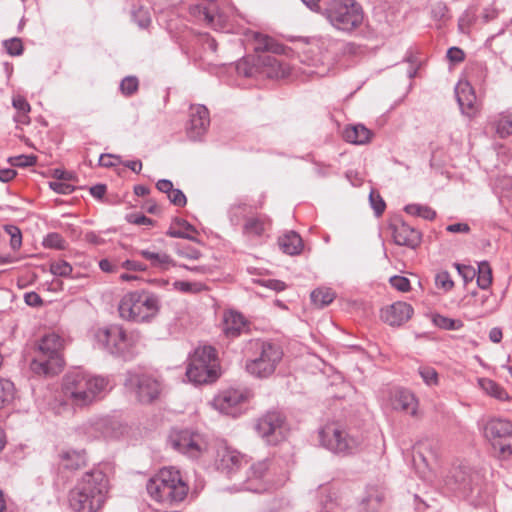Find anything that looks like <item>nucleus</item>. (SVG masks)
Segmentation results:
<instances>
[{"label":"nucleus","instance_id":"obj_1","mask_svg":"<svg viewBox=\"0 0 512 512\" xmlns=\"http://www.w3.org/2000/svg\"><path fill=\"white\" fill-rule=\"evenodd\" d=\"M109 479L100 467L85 472L69 491L68 503L74 512L100 511L109 494Z\"/></svg>","mask_w":512,"mask_h":512},{"label":"nucleus","instance_id":"obj_2","mask_svg":"<svg viewBox=\"0 0 512 512\" xmlns=\"http://www.w3.org/2000/svg\"><path fill=\"white\" fill-rule=\"evenodd\" d=\"M109 386L107 377L75 369L63 377L62 392L72 405L84 407L102 398Z\"/></svg>","mask_w":512,"mask_h":512},{"label":"nucleus","instance_id":"obj_3","mask_svg":"<svg viewBox=\"0 0 512 512\" xmlns=\"http://www.w3.org/2000/svg\"><path fill=\"white\" fill-rule=\"evenodd\" d=\"M94 339L99 349L124 360H131L140 352L142 336L138 330H126L121 325L111 324L98 328Z\"/></svg>","mask_w":512,"mask_h":512},{"label":"nucleus","instance_id":"obj_4","mask_svg":"<svg viewBox=\"0 0 512 512\" xmlns=\"http://www.w3.org/2000/svg\"><path fill=\"white\" fill-rule=\"evenodd\" d=\"M146 490L155 501L174 504L182 502L187 497L189 487L179 470L164 467L147 481Z\"/></svg>","mask_w":512,"mask_h":512},{"label":"nucleus","instance_id":"obj_5","mask_svg":"<svg viewBox=\"0 0 512 512\" xmlns=\"http://www.w3.org/2000/svg\"><path fill=\"white\" fill-rule=\"evenodd\" d=\"M160 308L159 296L148 290L128 292L118 305L120 317L135 323L150 322L158 315Z\"/></svg>","mask_w":512,"mask_h":512},{"label":"nucleus","instance_id":"obj_6","mask_svg":"<svg viewBox=\"0 0 512 512\" xmlns=\"http://www.w3.org/2000/svg\"><path fill=\"white\" fill-rule=\"evenodd\" d=\"M248 350L251 355L245 362V369L251 376L259 379L272 376L283 358L281 347L270 341L251 340Z\"/></svg>","mask_w":512,"mask_h":512},{"label":"nucleus","instance_id":"obj_7","mask_svg":"<svg viewBox=\"0 0 512 512\" xmlns=\"http://www.w3.org/2000/svg\"><path fill=\"white\" fill-rule=\"evenodd\" d=\"M62 346L63 340L59 335L49 333L43 336L30 363L31 371L44 376L60 372L63 367V359L60 353Z\"/></svg>","mask_w":512,"mask_h":512},{"label":"nucleus","instance_id":"obj_8","mask_svg":"<svg viewBox=\"0 0 512 512\" xmlns=\"http://www.w3.org/2000/svg\"><path fill=\"white\" fill-rule=\"evenodd\" d=\"M321 445L340 456H348L357 453L362 445V437L351 433L345 426L337 422L325 424L319 430Z\"/></svg>","mask_w":512,"mask_h":512},{"label":"nucleus","instance_id":"obj_9","mask_svg":"<svg viewBox=\"0 0 512 512\" xmlns=\"http://www.w3.org/2000/svg\"><path fill=\"white\" fill-rule=\"evenodd\" d=\"M323 15L335 29L344 33H352L364 20L363 9L355 0H331Z\"/></svg>","mask_w":512,"mask_h":512},{"label":"nucleus","instance_id":"obj_10","mask_svg":"<svg viewBox=\"0 0 512 512\" xmlns=\"http://www.w3.org/2000/svg\"><path fill=\"white\" fill-rule=\"evenodd\" d=\"M218 367L216 350L212 346H200L189 358L186 376L195 384L212 382L218 377Z\"/></svg>","mask_w":512,"mask_h":512},{"label":"nucleus","instance_id":"obj_11","mask_svg":"<svg viewBox=\"0 0 512 512\" xmlns=\"http://www.w3.org/2000/svg\"><path fill=\"white\" fill-rule=\"evenodd\" d=\"M484 435L498 452L500 458L512 455V423L506 419H490L484 427Z\"/></svg>","mask_w":512,"mask_h":512},{"label":"nucleus","instance_id":"obj_12","mask_svg":"<svg viewBox=\"0 0 512 512\" xmlns=\"http://www.w3.org/2000/svg\"><path fill=\"white\" fill-rule=\"evenodd\" d=\"M168 443L174 450L192 459L199 458L207 448L203 436L188 429L171 431Z\"/></svg>","mask_w":512,"mask_h":512},{"label":"nucleus","instance_id":"obj_13","mask_svg":"<svg viewBox=\"0 0 512 512\" xmlns=\"http://www.w3.org/2000/svg\"><path fill=\"white\" fill-rule=\"evenodd\" d=\"M251 397L252 392L247 388H228L214 397L213 406L223 414L236 417Z\"/></svg>","mask_w":512,"mask_h":512},{"label":"nucleus","instance_id":"obj_14","mask_svg":"<svg viewBox=\"0 0 512 512\" xmlns=\"http://www.w3.org/2000/svg\"><path fill=\"white\" fill-rule=\"evenodd\" d=\"M124 385L134 392L142 403L152 402L160 393V383L156 379L136 372H127Z\"/></svg>","mask_w":512,"mask_h":512},{"label":"nucleus","instance_id":"obj_15","mask_svg":"<svg viewBox=\"0 0 512 512\" xmlns=\"http://www.w3.org/2000/svg\"><path fill=\"white\" fill-rule=\"evenodd\" d=\"M257 433L268 443H276L285 437V417L281 412L271 411L261 417L256 424Z\"/></svg>","mask_w":512,"mask_h":512},{"label":"nucleus","instance_id":"obj_16","mask_svg":"<svg viewBox=\"0 0 512 512\" xmlns=\"http://www.w3.org/2000/svg\"><path fill=\"white\" fill-rule=\"evenodd\" d=\"M444 482L449 491L466 498L473 491L474 475L468 467H453L446 475Z\"/></svg>","mask_w":512,"mask_h":512},{"label":"nucleus","instance_id":"obj_17","mask_svg":"<svg viewBox=\"0 0 512 512\" xmlns=\"http://www.w3.org/2000/svg\"><path fill=\"white\" fill-rule=\"evenodd\" d=\"M210 125L209 111L204 105H192L190 107L187 135L193 140H199L207 132Z\"/></svg>","mask_w":512,"mask_h":512},{"label":"nucleus","instance_id":"obj_18","mask_svg":"<svg viewBox=\"0 0 512 512\" xmlns=\"http://www.w3.org/2000/svg\"><path fill=\"white\" fill-rule=\"evenodd\" d=\"M268 472L267 461H259L249 468L245 481L244 489L255 493H262L271 488L270 483L266 479Z\"/></svg>","mask_w":512,"mask_h":512},{"label":"nucleus","instance_id":"obj_19","mask_svg":"<svg viewBox=\"0 0 512 512\" xmlns=\"http://www.w3.org/2000/svg\"><path fill=\"white\" fill-rule=\"evenodd\" d=\"M414 461L419 458L426 467H431L440 457V443L438 440L425 438L414 446Z\"/></svg>","mask_w":512,"mask_h":512},{"label":"nucleus","instance_id":"obj_20","mask_svg":"<svg viewBox=\"0 0 512 512\" xmlns=\"http://www.w3.org/2000/svg\"><path fill=\"white\" fill-rule=\"evenodd\" d=\"M456 99L462 114L469 118L478 112L476 95L468 82H460L455 88Z\"/></svg>","mask_w":512,"mask_h":512},{"label":"nucleus","instance_id":"obj_21","mask_svg":"<svg viewBox=\"0 0 512 512\" xmlns=\"http://www.w3.org/2000/svg\"><path fill=\"white\" fill-rule=\"evenodd\" d=\"M413 315V308L406 302H395L381 311L383 321L391 326H400Z\"/></svg>","mask_w":512,"mask_h":512},{"label":"nucleus","instance_id":"obj_22","mask_svg":"<svg viewBox=\"0 0 512 512\" xmlns=\"http://www.w3.org/2000/svg\"><path fill=\"white\" fill-rule=\"evenodd\" d=\"M394 243L415 249L421 242V233L405 222L391 226Z\"/></svg>","mask_w":512,"mask_h":512},{"label":"nucleus","instance_id":"obj_23","mask_svg":"<svg viewBox=\"0 0 512 512\" xmlns=\"http://www.w3.org/2000/svg\"><path fill=\"white\" fill-rule=\"evenodd\" d=\"M244 456L238 451L225 447L218 452L217 468L231 476L243 464Z\"/></svg>","mask_w":512,"mask_h":512},{"label":"nucleus","instance_id":"obj_24","mask_svg":"<svg viewBox=\"0 0 512 512\" xmlns=\"http://www.w3.org/2000/svg\"><path fill=\"white\" fill-rule=\"evenodd\" d=\"M391 404L393 409L416 415L418 401L415 395L407 389L397 388L392 392Z\"/></svg>","mask_w":512,"mask_h":512},{"label":"nucleus","instance_id":"obj_25","mask_svg":"<svg viewBox=\"0 0 512 512\" xmlns=\"http://www.w3.org/2000/svg\"><path fill=\"white\" fill-rule=\"evenodd\" d=\"M190 15L199 22H203L214 29L225 28V18L222 14L212 13L206 6L197 4L189 8Z\"/></svg>","mask_w":512,"mask_h":512},{"label":"nucleus","instance_id":"obj_26","mask_svg":"<svg viewBox=\"0 0 512 512\" xmlns=\"http://www.w3.org/2000/svg\"><path fill=\"white\" fill-rule=\"evenodd\" d=\"M60 463L68 470H77L86 465L87 458L84 450L67 449L60 453Z\"/></svg>","mask_w":512,"mask_h":512},{"label":"nucleus","instance_id":"obj_27","mask_svg":"<svg viewBox=\"0 0 512 512\" xmlns=\"http://www.w3.org/2000/svg\"><path fill=\"white\" fill-rule=\"evenodd\" d=\"M246 326L244 317L235 311H228L223 318V331L228 337L238 336Z\"/></svg>","mask_w":512,"mask_h":512},{"label":"nucleus","instance_id":"obj_28","mask_svg":"<svg viewBox=\"0 0 512 512\" xmlns=\"http://www.w3.org/2000/svg\"><path fill=\"white\" fill-rule=\"evenodd\" d=\"M269 219L265 215H257L246 218L243 224V234L247 237H260L269 226Z\"/></svg>","mask_w":512,"mask_h":512},{"label":"nucleus","instance_id":"obj_29","mask_svg":"<svg viewBox=\"0 0 512 512\" xmlns=\"http://www.w3.org/2000/svg\"><path fill=\"white\" fill-rule=\"evenodd\" d=\"M197 233L194 226L184 219H175L167 230L166 234L173 238L187 239L197 242V238L193 235Z\"/></svg>","mask_w":512,"mask_h":512},{"label":"nucleus","instance_id":"obj_30","mask_svg":"<svg viewBox=\"0 0 512 512\" xmlns=\"http://www.w3.org/2000/svg\"><path fill=\"white\" fill-rule=\"evenodd\" d=\"M343 137L349 143L363 145L371 140L372 132L364 125L357 124L346 127Z\"/></svg>","mask_w":512,"mask_h":512},{"label":"nucleus","instance_id":"obj_31","mask_svg":"<svg viewBox=\"0 0 512 512\" xmlns=\"http://www.w3.org/2000/svg\"><path fill=\"white\" fill-rule=\"evenodd\" d=\"M278 244L281 250L288 255L300 254L303 249V242L299 234L290 231L279 237Z\"/></svg>","mask_w":512,"mask_h":512},{"label":"nucleus","instance_id":"obj_32","mask_svg":"<svg viewBox=\"0 0 512 512\" xmlns=\"http://www.w3.org/2000/svg\"><path fill=\"white\" fill-rule=\"evenodd\" d=\"M143 258L150 262V265L154 268L166 270L170 266H177L173 259L166 253L153 252L150 250H140L138 252Z\"/></svg>","mask_w":512,"mask_h":512},{"label":"nucleus","instance_id":"obj_33","mask_svg":"<svg viewBox=\"0 0 512 512\" xmlns=\"http://www.w3.org/2000/svg\"><path fill=\"white\" fill-rule=\"evenodd\" d=\"M255 51H267L272 52L274 54H281L284 51V46L277 43L273 38L263 35L260 33H256L254 36Z\"/></svg>","mask_w":512,"mask_h":512},{"label":"nucleus","instance_id":"obj_34","mask_svg":"<svg viewBox=\"0 0 512 512\" xmlns=\"http://www.w3.org/2000/svg\"><path fill=\"white\" fill-rule=\"evenodd\" d=\"M478 385L486 394L497 400L505 401L509 398L506 390L491 379L479 378Z\"/></svg>","mask_w":512,"mask_h":512},{"label":"nucleus","instance_id":"obj_35","mask_svg":"<svg viewBox=\"0 0 512 512\" xmlns=\"http://www.w3.org/2000/svg\"><path fill=\"white\" fill-rule=\"evenodd\" d=\"M334 298L335 293L330 288H318L311 293V300L318 308H323L329 305L332 303Z\"/></svg>","mask_w":512,"mask_h":512},{"label":"nucleus","instance_id":"obj_36","mask_svg":"<svg viewBox=\"0 0 512 512\" xmlns=\"http://www.w3.org/2000/svg\"><path fill=\"white\" fill-rule=\"evenodd\" d=\"M265 64L271 67L272 71L268 73L271 77L283 78L290 75V67L274 56H267Z\"/></svg>","mask_w":512,"mask_h":512},{"label":"nucleus","instance_id":"obj_37","mask_svg":"<svg viewBox=\"0 0 512 512\" xmlns=\"http://www.w3.org/2000/svg\"><path fill=\"white\" fill-rule=\"evenodd\" d=\"M228 213L231 224L238 226L243 220L246 221V218H249L250 206L246 204H235L230 207Z\"/></svg>","mask_w":512,"mask_h":512},{"label":"nucleus","instance_id":"obj_38","mask_svg":"<svg viewBox=\"0 0 512 512\" xmlns=\"http://www.w3.org/2000/svg\"><path fill=\"white\" fill-rule=\"evenodd\" d=\"M404 210L407 214L418 216L425 220H433L436 217V212L427 205L408 204Z\"/></svg>","mask_w":512,"mask_h":512},{"label":"nucleus","instance_id":"obj_39","mask_svg":"<svg viewBox=\"0 0 512 512\" xmlns=\"http://www.w3.org/2000/svg\"><path fill=\"white\" fill-rule=\"evenodd\" d=\"M492 283V270L487 261H482L478 265L477 285L486 290Z\"/></svg>","mask_w":512,"mask_h":512},{"label":"nucleus","instance_id":"obj_40","mask_svg":"<svg viewBox=\"0 0 512 512\" xmlns=\"http://www.w3.org/2000/svg\"><path fill=\"white\" fill-rule=\"evenodd\" d=\"M15 388L13 382L0 378V409L8 405L14 398Z\"/></svg>","mask_w":512,"mask_h":512},{"label":"nucleus","instance_id":"obj_41","mask_svg":"<svg viewBox=\"0 0 512 512\" xmlns=\"http://www.w3.org/2000/svg\"><path fill=\"white\" fill-rule=\"evenodd\" d=\"M494 127L496 133L501 137L505 138L512 134V117L509 115L501 114L494 121Z\"/></svg>","mask_w":512,"mask_h":512},{"label":"nucleus","instance_id":"obj_42","mask_svg":"<svg viewBox=\"0 0 512 512\" xmlns=\"http://www.w3.org/2000/svg\"><path fill=\"white\" fill-rule=\"evenodd\" d=\"M42 245L47 249L64 250L66 249L65 239L56 232L48 233L42 241Z\"/></svg>","mask_w":512,"mask_h":512},{"label":"nucleus","instance_id":"obj_43","mask_svg":"<svg viewBox=\"0 0 512 512\" xmlns=\"http://www.w3.org/2000/svg\"><path fill=\"white\" fill-rule=\"evenodd\" d=\"M173 286L183 293H199L206 290V285L201 282L175 281Z\"/></svg>","mask_w":512,"mask_h":512},{"label":"nucleus","instance_id":"obj_44","mask_svg":"<svg viewBox=\"0 0 512 512\" xmlns=\"http://www.w3.org/2000/svg\"><path fill=\"white\" fill-rule=\"evenodd\" d=\"M418 373L427 386L438 385L439 378L437 371L430 366H420Z\"/></svg>","mask_w":512,"mask_h":512},{"label":"nucleus","instance_id":"obj_45","mask_svg":"<svg viewBox=\"0 0 512 512\" xmlns=\"http://www.w3.org/2000/svg\"><path fill=\"white\" fill-rule=\"evenodd\" d=\"M132 17L135 23L142 29L147 28L151 23L149 10L144 7H139L132 11Z\"/></svg>","mask_w":512,"mask_h":512},{"label":"nucleus","instance_id":"obj_46","mask_svg":"<svg viewBox=\"0 0 512 512\" xmlns=\"http://www.w3.org/2000/svg\"><path fill=\"white\" fill-rule=\"evenodd\" d=\"M312 45L318 48L321 53H323L333 50L338 45V42L331 37L320 36L313 39Z\"/></svg>","mask_w":512,"mask_h":512},{"label":"nucleus","instance_id":"obj_47","mask_svg":"<svg viewBox=\"0 0 512 512\" xmlns=\"http://www.w3.org/2000/svg\"><path fill=\"white\" fill-rule=\"evenodd\" d=\"M50 271L55 276L68 277L72 272L70 263L64 260L51 263Z\"/></svg>","mask_w":512,"mask_h":512},{"label":"nucleus","instance_id":"obj_48","mask_svg":"<svg viewBox=\"0 0 512 512\" xmlns=\"http://www.w3.org/2000/svg\"><path fill=\"white\" fill-rule=\"evenodd\" d=\"M138 79L134 76H127L124 79H122L120 83V90L122 94L126 96H131L134 94L138 89Z\"/></svg>","mask_w":512,"mask_h":512},{"label":"nucleus","instance_id":"obj_49","mask_svg":"<svg viewBox=\"0 0 512 512\" xmlns=\"http://www.w3.org/2000/svg\"><path fill=\"white\" fill-rule=\"evenodd\" d=\"M37 158L34 155H19L15 157H10L9 162L12 166L15 167H30L36 164Z\"/></svg>","mask_w":512,"mask_h":512},{"label":"nucleus","instance_id":"obj_50","mask_svg":"<svg viewBox=\"0 0 512 512\" xmlns=\"http://www.w3.org/2000/svg\"><path fill=\"white\" fill-rule=\"evenodd\" d=\"M178 256L189 259V260H197L201 257V252L189 245L180 246L177 245L175 249Z\"/></svg>","mask_w":512,"mask_h":512},{"label":"nucleus","instance_id":"obj_51","mask_svg":"<svg viewBox=\"0 0 512 512\" xmlns=\"http://www.w3.org/2000/svg\"><path fill=\"white\" fill-rule=\"evenodd\" d=\"M474 21H475V11L471 8L466 9L458 20L459 29L462 32H466L470 28V26L473 24Z\"/></svg>","mask_w":512,"mask_h":512},{"label":"nucleus","instance_id":"obj_52","mask_svg":"<svg viewBox=\"0 0 512 512\" xmlns=\"http://www.w3.org/2000/svg\"><path fill=\"white\" fill-rule=\"evenodd\" d=\"M4 47L8 54L12 56L21 55L23 52V45L19 38H12L4 41Z\"/></svg>","mask_w":512,"mask_h":512},{"label":"nucleus","instance_id":"obj_53","mask_svg":"<svg viewBox=\"0 0 512 512\" xmlns=\"http://www.w3.org/2000/svg\"><path fill=\"white\" fill-rule=\"evenodd\" d=\"M435 282L437 287L445 291L451 290L454 286V282L447 271L439 272L435 277Z\"/></svg>","mask_w":512,"mask_h":512},{"label":"nucleus","instance_id":"obj_54","mask_svg":"<svg viewBox=\"0 0 512 512\" xmlns=\"http://www.w3.org/2000/svg\"><path fill=\"white\" fill-rule=\"evenodd\" d=\"M6 232H14L13 237L10 238V246L12 250L16 251L18 250L22 245V234L18 227L14 225H6L5 226Z\"/></svg>","mask_w":512,"mask_h":512},{"label":"nucleus","instance_id":"obj_55","mask_svg":"<svg viewBox=\"0 0 512 512\" xmlns=\"http://www.w3.org/2000/svg\"><path fill=\"white\" fill-rule=\"evenodd\" d=\"M304 67L300 68V70L307 76H319L322 77L326 74L327 68L325 66L318 67V65L315 63L313 66H315V69L311 68L310 65L307 67V54H305V59L303 60Z\"/></svg>","mask_w":512,"mask_h":512},{"label":"nucleus","instance_id":"obj_56","mask_svg":"<svg viewBox=\"0 0 512 512\" xmlns=\"http://www.w3.org/2000/svg\"><path fill=\"white\" fill-rule=\"evenodd\" d=\"M389 281L391 286L398 291L407 292L410 290V281L406 277L395 275L392 276Z\"/></svg>","mask_w":512,"mask_h":512},{"label":"nucleus","instance_id":"obj_57","mask_svg":"<svg viewBox=\"0 0 512 512\" xmlns=\"http://www.w3.org/2000/svg\"><path fill=\"white\" fill-rule=\"evenodd\" d=\"M370 204L375 211L377 216H380L385 210V202L379 194H375L373 191L369 195Z\"/></svg>","mask_w":512,"mask_h":512},{"label":"nucleus","instance_id":"obj_58","mask_svg":"<svg viewBox=\"0 0 512 512\" xmlns=\"http://www.w3.org/2000/svg\"><path fill=\"white\" fill-rule=\"evenodd\" d=\"M49 187L58 194H70L74 191V186L62 181H52L49 183Z\"/></svg>","mask_w":512,"mask_h":512},{"label":"nucleus","instance_id":"obj_59","mask_svg":"<svg viewBox=\"0 0 512 512\" xmlns=\"http://www.w3.org/2000/svg\"><path fill=\"white\" fill-rule=\"evenodd\" d=\"M169 200L176 206L183 207L187 203L185 194L180 189H173L168 194Z\"/></svg>","mask_w":512,"mask_h":512},{"label":"nucleus","instance_id":"obj_60","mask_svg":"<svg viewBox=\"0 0 512 512\" xmlns=\"http://www.w3.org/2000/svg\"><path fill=\"white\" fill-rule=\"evenodd\" d=\"M454 266L465 282L470 281L474 278L475 269L473 267L460 263H455Z\"/></svg>","mask_w":512,"mask_h":512},{"label":"nucleus","instance_id":"obj_61","mask_svg":"<svg viewBox=\"0 0 512 512\" xmlns=\"http://www.w3.org/2000/svg\"><path fill=\"white\" fill-rule=\"evenodd\" d=\"M13 107L18 110V112H21L23 116H26V114L30 111V105L26 101V99L22 96L14 97L12 100Z\"/></svg>","mask_w":512,"mask_h":512},{"label":"nucleus","instance_id":"obj_62","mask_svg":"<svg viewBox=\"0 0 512 512\" xmlns=\"http://www.w3.org/2000/svg\"><path fill=\"white\" fill-rule=\"evenodd\" d=\"M447 13H448V8L442 2L436 3L432 7V10H431L432 17L435 20H442V19H444L446 17Z\"/></svg>","mask_w":512,"mask_h":512},{"label":"nucleus","instance_id":"obj_63","mask_svg":"<svg viewBox=\"0 0 512 512\" xmlns=\"http://www.w3.org/2000/svg\"><path fill=\"white\" fill-rule=\"evenodd\" d=\"M447 58L450 62L460 63L464 60L465 54L462 49L458 47H451L447 51Z\"/></svg>","mask_w":512,"mask_h":512},{"label":"nucleus","instance_id":"obj_64","mask_svg":"<svg viewBox=\"0 0 512 512\" xmlns=\"http://www.w3.org/2000/svg\"><path fill=\"white\" fill-rule=\"evenodd\" d=\"M261 285L274 291H283L286 288L284 282L276 279H266L260 281Z\"/></svg>","mask_w":512,"mask_h":512}]
</instances>
